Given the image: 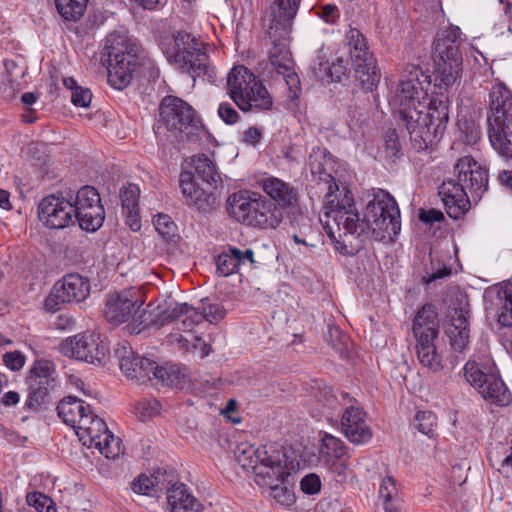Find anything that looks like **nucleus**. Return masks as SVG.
<instances>
[{
    "label": "nucleus",
    "instance_id": "obj_1",
    "mask_svg": "<svg viewBox=\"0 0 512 512\" xmlns=\"http://www.w3.org/2000/svg\"><path fill=\"white\" fill-rule=\"evenodd\" d=\"M461 34L457 26L440 29L432 45L435 67L427 78L429 83L434 82V90L429 102H425V116L429 117L437 140L443 136L449 122V90L461 78L463 71Z\"/></svg>",
    "mask_w": 512,
    "mask_h": 512
},
{
    "label": "nucleus",
    "instance_id": "obj_2",
    "mask_svg": "<svg viewBox=\"0 0 512 512\" xmlns=\"http://www.w3.org/2000/svg\"><path fill=\"white\" fill-rule=\"evenodd\" d=\"M332 182L324 204V229L341 255L354 256L362 250L361 241H353L360 214L350 188L335 179Z\"/></svg>",
    "mask_w": 512,
    "mask_h": 512
},
{
    "label": "nucleus",
    "instance_id": "obj_3",
    "mask_svg": "<svg viewBox=\"0 0 512 512\" xmlns=\"http://www.w3.org/2000/svg\"><path fill=\"white\" fill-rule=\"evenodd\" d=\"M457 180L447 179L438 188L445 211L452 219L462 218L488 190L489 172L472 156L459 158L454 166Z\"/></svg>",
    "mask_w": 512,
    "mask_h": 512
},
{
    "label": "nucleus",
    "instance_id": "obj_4",
    "mask_svg": "<svg viewBox=\"0 0 512 512\" xmlns=\"http://www.w3.org/2000/svg\"><path fill=\"white\" fill-rule=\"evenodd\" d=\"M400 230L398 204L389 192L380 189L367 204L363 218L359 219L353 241L360 240L363 249L370 233L376 241H390Z\"/></svg>",
    "mask_w": 512,
    "mask_h": 512
},
{
    "label": "nucleus",
    "instance_id": "obj_5",
    "mask_svg": "<svg viewBox=\"0 0 512 512\" xmlns=\"http://www.w3.org/2000/svg\"><path fill=\"white\" fill-rule=\"evenodd\" d=\"M194 173L183 171L179 177L182 194L189 206L198 211L208 212L219 205L216 194L218 186L222 183L216 165L204 154L192 158Z\"/></svg>",
    "mask_w": 512,
    "mask_h": 512
},
{
    "label": "nucleus",
    "instance_id": "obj_6",
    "mask_svg": "<svg viewBox=\"0 0 512 512\" xmlns=\"http://www.w3.org/2000/svg\"><path fill=\"white\" fill-rule=\"evenodd\" d=\"M487 133L493 150L504 160L512 159V92L498 84L489 92Z\"/></svg>",
    "mask_w": 512,
    "mask_h": 512
},
{
    "label": "nucleus",
    "instance_id": "obj_7",
    "mask_svg": "<svg viewBox=\"0 0 512 512\" xmlns=\"http://www.w3.org/2000/svg\"><path fill=\"white\" fill-rule=\"evenodd\" d=\"M226 210L237 222L251 227L276 228L283 220L282 209L276 203L249 190L230 195Z\"/></svg>",
    "mask_w": 512,
    "mask_h": 512
},
{
    "label": "nucleus",
    "instance_id": "obj_8",
    "mask_svg": "<svg viewBox=\"0 0 512 512\" xmlns=\"http://www.w3.org/2000/svg\"><path fill=\"white\" fill-rule=\"evenodd\" d=\"M105 49L109 57L108 82L113 88L123 90L131 83L142 51L137 44L130 43L125 34L118 32L106 37Z\"/></svg>",
    "mask_w": 512,
    "mask_h": 512
},
{
    "label": "nucleus",
    "instance_id": "obj_9",
    "mask_svg": "<svg viewBox=\"0 0 512 512\" xmlns=\"http://www.w3.org/2000/svg\"><path fill=\"white\" fill-rule=\"evenodd\" d=\"M416 353L419 362L433 372L442 369L441 356L436 351L435 340L439 334L438 309L432 303L424 304L413 319Z\"/></svg>",
    "mask_w": 512,
    "mask_h": 512
},
{
    "label": "nucleus",
    "instance_id": "obj_10",
    "mask_svg": "<svg viewBox=\"0 0 512 512\" xmlns=\"http://www.w3.org/2000/svg\"><path fill=\"white\" fill-rule=\"evenodd\" d=\"M176 51L168 56V60L177 66L183 73L193 77H206L209 82H213L216 73L208 63V55L202 48V42L199 38L185 31H178L173 35Z\"/></svg>",
    "mask_w": 512,
    "mask_h": 512
},
{
    "label": "nucleus",
    "instance_id": "obj_11",
    "mask_svg": "<svg viewBox=\"0 0 512 512\" xmlns=\"http://www.w3.org/2000/svg\"><path fill=\"white\" fill-rule=\"evenodd\" d=\"M28 395L24 409L33 412L46 410L52 403V394L58 386L55 365L44 359L36 360L26 377Z\"/></svg>",
    "mask_w": 512,
    "mask_h": 512
},
{
    "label": "nucleus",
    "instance_id": "obj_12",
    "mask_svg": "<svg viewBox=\"0 0 512 512\" xmlns=\"http://www.w3.org/2000/svg\"><path fill=\"white\" fill-rule=\"evenodd\" d=\"M449 310L450 325L446 331L452 348L461 352L469 342L470 304L468 295L458 287L449 288L442 299Z\"/></svg>",
    "mask_w": 512,
    "mask_h": 512
},
{
    "label": "nucleus",
    "instance_id": "obj_13",
    "mask_svg": "<svg viewBox=\"0 0 512 512\" xmlns=\"http://www.w3.org/2000/svg\"><path fill=\"white\" fill-rule=\"evenodd\" d=\"M158 122L169 131L183 133L186 136L196 134L201 128V122L192 106L172 95H167L161 100Z\"/></svg>",
    "mask_w": 512,
    "mask_h": 512
},
{
    "label": "nucleus",
    "instance_id": "obj_14",
    "mask_svg": "<svg viewBox=\"0 0 512 512\" xmlns=\"http://www.w3.org/2000/svg\"><path fill=\"white\" fill-rule=\"evenodd\" d=\"M144 299L138 288L131 287L111 294L105 303L103 316L107 322L120 325L127 322L125 329L129 333V326L138 316H142Z\"/></svg>",
    "mask_w": 512,
    "mask_h": 512
},
{
    "label": "nucleus",
    "instance_id": "obj_15",
    "mask_svg": "<svg viewBox=\"0 0 512 512\" xmlns=\"http://www.w3.org/2000/svg\"><path fill=\"white\" fill-rule=\"evenodd\" d=\"M68 196L72 199L79 227L88 232L97 231L105 220L104 207L97 189L85 185L75 194L69 191Z\"/></svg>",
    "mask_w": 512,
    "mask_h": 512
},
{
    "label": "nucleus",
    "instance_id": "obj_16",
    "mask_svg": "<svg viewBox=\"0 0 512 512\" xmlns=\"http://www.w3.org/2000/svg\"><path fill=\"white\" fill-rule=\"evenodd\" d=\"M59 351L76 360L102 365L109 353V347L100 334L85 332L62 340Z\"/></svg>",
    "mask_w": 512,
    "mask_h": 512
},
{
    "label": "nucleus",
    "instance_id": "obj_17",
    "mask_svg": "<svg viewBox=\"0 0 512 512\" xmlns=\"http://www.w3.org/2000/svg\"><path fill=\"white\" fill-rule=\"evenodd\" d=\"M467 382L491 404L507 406L511 402V393L496 373H485L475 362H467L463 368Z\"/></svg>",
    "mask_w": 512,
    "mask_h": 512
},
{
    "label": "nucleus",
    "instance_id": "obj_18",
    "mask_svg": "<svg viewBox=\"0 0 512 512\" xmlns=\"http://www.w3.org/2000/svg\"><path fill=\"white\" fill-rule=\"evenodd\" d=\"M89 293L90 283L87 278L76 273L67 274L53 285L44 301V308L48 312H56L64 304L84 301Z\"/></svg>",
    "mask_w": 512,
    "mask_h": 512
},
{
    "label": "nucleus",
    "instance_id": "obj_19",
    "mask_svg": "<svg viewBox=\"0 0 512 512\" xmlns=\"http://www.w3.org/2000/svg\"><path fill=\"white\" fill-rule=\"evenodd\" d=\"M398 115V123L407 130L416 151H425L438 141L435 132L431 129L429 117L425 116V109L419 106L403 108Z\"/></svg>",
    "mask_w": 512,
    "mask_h": 512
},
{
    "label": "nucleus",
    "instance_id": "obj_20",
    "mask_svg": "<svg viewBox=\"0 0 512 512\" xmlns=\"http://www.w3.org/2000/svg\"><path fill=\"white\" fill-rule=\"evenodd\" d=\"M40 221L50 229H63L77 223L72 199L68 194H52L44 197L38 205Z\"/></svg>",
    "mask_w": 512,
    "mask_h": 512
},
{
    "label": "nucleus",
    "instance_id": "obj_21",
    "mask_svg": "<svg viewBox=\"0 0 512 512\" xmlns=\"http://www.w3.org/2000/svg\"><path fill=\"white\" fill-rule=\"evenodd\" d=\"M119 361V367L127 378L140 384L152 380V372L155 366L153 360L135 353L128 342H120L114 349Z\"/></svg>",
    "mask_w": 512,
    "mask_h": 512
},
{
    "label": "nucleus",
    "instance_id": "obj_22",
    "mask_svg": "<svg viewBox=\"0 0 512 512\" xmlns=\"http://www.w3.org/2000/svg\"><path fill=\"white\" fill-rule=\"evenodd\" d=\"M268 36L273 43L269 51L270 65L278 75L283 76L290 92L296 95V92L300 90V80L294 71V61L288 47L290 34L283 38H272L269 34Z\"/></svg>",
    "mask_w": 512,
    "mask_h": 512
},
{
    "label": "nucleus",
    "instance_id": "obj_23",
    "mask_svg": "<svg viewBox=\"0 0 512 512\" xmlns=\"http://www.w3.org/2000/svg\"><path fill=\"white\" fill-rule=\"evenodd\" d=\"M300 3L301 0H271L267 32L272 38H283L291 33Z\"/></svg>",
    "mask_w": 512,
    "mask_h": 512
},
{
    "label": "nucleus",
    "instance_id": "obj_24",
    "mask_svg": "<svg viewBox=\"0 0 512 512\" xmlns=\"http://www.w3.org/2000/svg\"><path fill=\"white\" fill-rule=\"evenodd\" d=\"M341 429L345 437L355 445L368 443L373 431L367 420V413L350 403L345 407L341 418Z\"/></svg>",
    "mask_w": 512,
    "mask_h": 512
},
{
    "label": "nucleus",
    "instance_id": "obj_25",
    "mask_svg": "<svg viewBox=\"0 0 512 512\" xmlns=\"http://www.w3.org/2000/svg\"><path fill=\"white\" fill-rule=\"evenodd\" d=\"M152 305L142 309V316H138L134 323L129 326V334L138 335L151 326L162 327L180 318L181 303L171 301L166 302L162 308L156 307L157 312L149 310Z\"/></svg>",
    "mask_w": 512,
    "mask_h": 512
},
{
    "label": "nucleus",
    "instance_id": "obj_26",
    "mask_svg": "<svg viewBox=\"0 0 512 512\" xmlns=\"http://www.w3.org/2000/svg\"><path fill=\"white\" fill-rule=\"evenodd\" d=\"M254 251L251 248L241 250L234 246H229L225 251L215 257L217 273L222 277L230 276L234 273H242V270H252L255 268Z\"/></svg>",
    "mask_w": 512,
    "mask_h": 512
},
{
    "label": "nucleus",
    "instance_id": "obj_27",
    "mask_svg": "<svg viewBox=\"0 0 512 512\" xmlns=\"http://www.w3.org/2000/svg\"><path fill=\"white\" fill-rule=\"evenodd\" d=\"M270 446L267 452V461H261L255 474V481L259 485H266L269 488L275 483L280 482L282 478H291V473L283 462L285 454Z\"/></svg>",
    "mask_w": 512,
    "mask_h": 512
},
{
    "label": "nucleus",
    "instance_id": "obj_28",
    "mask_svg": "<svg viewBox=\"0 0 512 512\" xmlns=\"http://www.w3.org/2000/svg\"><path fill=\"white\" fill-rule=\"evenodd\" d=\"M256 80V76L244 65L234 66L228 74L227 88L229 95L243 112L249 111L248 102L244 98L247 97L249 88Z\"/></svg>",
    "mask_w": 512,
    "mask_h": 512
},
{
    "label": "nucleus",
    "instance_id": "obj_29",
    "mask_svg": "<svg viewBox=\"0 0 512 512\" xmlns=\"http://www.w3.org/2000/svg\"><path fill=\"white\" fill-rule=\"evenodd\" d=\"M313 389L315 390L313 397L316 401V409L327 418L332 417L336 411L341 409V407L355 401V399L350 397L346 392L340 393V399L335 394L333 388L324 383L315 382Z\"/></svg>",
    "mask_w": 512,
    "mask_h": 512
},
{
    "label": "nucleus",
    "instance_id": "obj_30",
    "mask_svg": "<svg viewBox=\"0 0 512 512\" xmlns=\"http://www.w3.org/2000/svg\"><path fill=\"white\" fill-rule=\"evenodd\" d=\"M420 95H423V99L428 96L418 79L401 80L393 93L391 102L398 107V112L403 108H416L417 106L425 109V101H421Z\"/></svg>",
    "mask_w": 512,
    "mask_h": 512
},
{
    "label": "nucleus",
    "instance_id": "obj_31",
    "mask_svg": "<svg viewBox=\"0 0 512 512\" xmlns=\"http://www.w3.org/2000/svg\"><path fill=\"white\" fill-rule=\"evenodd\" d=\"M352 66L357 85L365 93L374 91L381 78L374 55L366 54L364 58L356 57V60L352 61Z\"/></svg>",
    "mask_w": 512,
    "mask_h": 512
},
{
    "label": "nucleus",
    "instance_id": "obj_32",
    "mask_svg": "<svg viewBox=\"0 0 512 512\" xmlns=\"http://www.w3.org/2000/svg\"><path fill=\"white\" fill-rule=\"evenodd\" d=\"M263 191L281 207L296 209L298 195L293 186L276 177H267L260 182Z\"/></svg>",
    "mask_w": 512,
    "mask_h": 512
},
{
    "label": "nucleus",
    "instance_id": "obj_33",
    "mask_svg": "<svg viewBox=\"0 0 512 512\" xmlns=\"http://www.w3.org/2000/svg\"><path fill=\"white\" fill-rule=\"evenodd\" d=\"M490 304L486 306L489 313H494L502 327H512V282L500 287L494 296L488 294Z\"/></svg>",
    "mask_w": 512,
    "mask_h": 512
},
{
    "label": "nucleus",
    "instance_id": "obj_34",
    "mask_svg": "<svg viewBox=\"0 0 512 512\" xmlns=\"http://www.w3.org/2000/svg\"><path fill=\"white\" fill-rule=\"evenodd\" d=\"M59 418L72 428L81 426L82 420L91 412L90 405H84V402L76 397L68 396L59 401L57 405Z\"/></svg>",
    "mask_w": 512,
    "mask_h": 512
},
{
    "label": "nucleus",
    "instance_id": "obj_35",
    "mask_svg": "<svg viewBox=\"0 0 512 512\" xmlns=\"http://www.w3.org/2000/svg\"><path fill=\"white\" fill-rule=\"evenodd\" d=\"M167 502L171 512H199L203 509L201 503L187 491L183 483L169 489Z\"/></svg>",
    "mask_w": 512,
    "mask_h": 512
},
{
    "label": "nucleus",
    "instance_id": "obj_36",
    "mask_svg": "<svg viewBox=\"0 0 512 512\" xmlns=\"http://www.w3.org/2000/svg\"><path fill=\"white\" fill-rule=\"evenodd\" d=\"M268 450L269 449H267V446L256 449L252 445L241 443L236 446L234 450V456L243 469H251L253 472H255L257 471L261 461L269 460L267 458Z\"/></svg>",
    "mask_w": 512,
    "mask_h": 512
},
{
    "label": "nucleus",
    "instance_id": "obj_37",
    "mask_svg": "<svg viewBox=\"0 0 512 512\" xmlns=\"http://www.w3.org/2000/svg\"><path fill=\"white\" fill-rule=\"evenodd\" d=\"M333 163V156L326 148L320 146L312 148L308 157V164L313 175H319L320 180L332 181L334 178L328 172V168Z\"/></svg>",
    "mask_w": 512,
    "mask_h": 512
},
{
    "label": "nucleus",
    "instance_id": "obj_38",
    "mask_svg": "<svg viewBox=\"0 0 512 512\" xmlns=\"http://www.w3.org/2000/svg\"><path fill=\"white\" fill-rule=\"evenodd\" d=\"M348 459L344 442L328 433L321 438L320 460L326 464L334 460Z\"/></svg>",
    "mask_w": 512,
    "mask_h": 512
},
{
    "label": "nucleus",
    "instance_id": "obj_39",
    "mask_svg": "<svg viewBox=\"0 0 512 512\" xmlns=\"http://www.w3.org/2000/svg\"><path fill=\"white\" fill-rule=\"evenodd\" d=\"M78 429L83 430L82 436L86 434L89 437L90 445L95 447L100 446L102 436L109 431L104 420L94 414L92 410L88 416L84 417Z\"/></svg>",
    "mask_w": 512,
    "mask_h": 512
},
{
    "label": "nucleus",
    "instance_id": "obj_40",
    "mask_svg": "<svg viewBox=\"0 0 512 512\" xmlns=\"http://www.w3.org/2000/svg\"><path fill=\"white\" fill-rule=\"evenodd\" d=\"M151 376L161 384L176 389H181L185 383V375L174 365L158 366L155 364Z\"/></svg>",
    "mask_w": 512,
    "mask_h": 512
},
{
    "label": "nucleus",
    "instance_id": "obj_41",
    "mask_svg": "<svg viewBox=\"0 0 512 512\" xmlns=\"http://www.w3.org/2000/svg\"><path fill=\"white\" fill-rule=\"evenodd\" d=\"M248 102L249 111L253 108L258 110H270L273 105L272 97L262 84L261 81L256 80L249 88L247 97L244 98Z\"/></svg>",
    "mask_w": 512,
    "mask_h": 512
},
{
    "label": "nucleus",
    "instance_id": "obj_42",
    "mask_svg": "<svg viewBox=\"0 0 512 512\" xmlns=\"http://www.w3.org/2000/svg\"><path fill=\"white\" fill-rule=\"evenodd\" d=\"M429 258L430 263L426 265L421 278L422 283L426 286H429L438 279L448 277L452 272L450 266L439 258L434 257L432 253L429 254Z\"/></svg>",
    "mask_w": 512,
    "mask_h": 512
},
{
    "label": "nucleus",
    "instance_id": "obj_43",
    "mask_svg": "<svg viewBox=\"0 0 512 512\" xmlns=\"http://www.w3.org/2000/svg\"><path fill=\"white\" fill-rule=\"evenodd\" d=\"M57 12L67 21L80 19L87 7L88 0H54Z\"/></svg>",
    "mask_w": 512,
    "mask_h": 512
},
{
    "label": "nucleus",
    "instance_id": "obj_44",
    "mask_svg": "<svg viewBox=\"0 0 512 512\" xmlns=\"http://www.w3.org/2000/svg\"><path fill=\"white\" fill-rule=\"evenodd\" d=\"M151 476L153 479V486L155 488L154 492L156 493V496L164 491H166V494L168 495L169 489L174 488L179 484L177 482V476L173 468H159L154 471Z\"/></svg>",
    "mask_w": 512,
    "mask_h": 512
},
{
    "label": "nucleus",
    "instance_id": "obj_45",
    "mask_svg": "<svg viewBox=\"0 0 512 512\" xmlns=\"http://www.w3.org/2000/svg\"><path fill=\"white\" fill-rule=\"evenodd\" d=\"M293 482L290 478H282L280 482L271 486V497L282 506H291L295 502V495L292 489Z\"/></svg>",
    "mask_w": 512,
    "mask_h": 512
},
{
    "label": "nucleus",
    "instance_id": "obj_46",
    "mask_svg": "<svg viewBox=\"0 0 512 512\" xmlns=\"http://www.w3.org/2000/svg\"><path fill=\"white\" fill-rule=\"evenodd\" d=\"M346 41L350 47L351 61L356 60V56L364 58L366 54H372L367 47L364 35L357 28L349 29L346 33Z\"/></svg>",
    "mask_w": 512,
    "mask_h": 512
},
{
    "label": "nucleus",
    "instance_id": "obj_47",
    "mask_svg": "<svg viewBox=\"0 0 512 512\" xmlns=\"http://www.w3.org/2000/svg\"><path fill=\"white\" fill-rule=\"evenodd\" d=\"M64 86L71 92V102L77 107H88L92 100L90 89L79 86L72 77L63 80Z\"/></svg>",
    "mask_w": 512,
    "mask_h": 512
},
{
    "label": "nucleus",
    "instance_id": "obj_48",
    "mask_svg": "<svg viewBox=\"0 0 512 512\" xmlns=\"http://www.w3.org/2000/svg\"><path fill=\"white\" fill-rule=\"evenodd\" d=\"M414 426L420 433L432 438L436 435L437 417L432 411H419L415 415Z\"/></svg>",
    "mask_w": 512,
    "mask_h": 512
},
{
    "label": "nucleus",
    "instance_id": "obj_49",
    "mask_svg": "<svg viewBox=\"0 0 512 512\" xmlns=\"http://www.w3.org/2000/svg\"><path fill=\"white\" fill-rule=\"evenodd\" d=\"M385 155L391 162L403 156L402 146L395 128H389L384 134Z\"/></svg>",
    "mask_w": 512,
    "mask_h": 512
},
{
    "label": "nucleus",
    "instance_id": "obj_50",
    "mask_svg": "<svg viewBox=\"0 0 512 512\" xmlns=\"http://www.w3.org/2000/svg\"><path fill=\"white\" fill-rule=\"evenodd\" d=\"M181 326L183 331H190L194 326L202 323L203 314L200 313L199 308H194L187 303H181Z\"/></svg>",
    "mask_w": 512,
    "mask_h": 512
},
{
    "label": "nucleus",
    "instance_id": "obj_51",
    "mask_svg": "<svg viewBox=\"0 0 512 512\" xmlns=\"http://www.w3.org/2000/svg\"><path fill=\"white\" fill-rule=\"evenodd\" d=\"M329 342L332 348L346 358L349 355V337L338 327H330L328 331Z\"/></svg>",
    "mask_w": 512,
    "mask_h": 512
},
{
    "label": "nucleus",
    "instance_id": "obj_52",
    "mask_svg": "<svg viewBox=\"0 0 512 512\" xmlns=\"http://www.w3.org/2000/svg\"><path fill=\"white\" fill-rule=\"evenodd\" d=\"M459 130L465 137L467 144H475L482 135L480 124L472 118H462L459 123Z\"/></svg>",
    "mask_w": 512,
    "mask_h": 512
},
{
    "label": "nucleus",
    "instance_id": "obj_53",
    "mask_svg": "<svg viewBox=\"0 0 512 512\" xmlns=\"http://www.w3.org/2000/svg\"><path fill=\"white\" fill-rule=\"evenodd\" d=\"M27 503L37 512H57L55 502L41 492H31L26 496Z\"/></svg>",
    "mask_w": 512,
    "mask_h": 512
},
{
    "label": "nucleus",
    "instance_id": "obj_54",
    "mask_svg": "<svg viewBox=\"0 0 512 512\" xmlns=\"http://www.w3.org/2000/svg\"><path fill=\"white\" fill-rule=\"evenodd\" d=\"M121 441L119 438H116L113 433L109 430L106 434L102 436L100 446H96L101 452V454L105 455L107 458H115L119 455L121 451Z\"/></svg>",
    "mask_w": 512,
    "mask_h": 512
},
{
    "label": "nucleus",
    "instance_id": "obj_55",
    "mask_svg": "<svg viewBox=\"0 0 512 512\" xmlns=\"http://www.w3.org/2000/svg\"><path fill=\"white\" fill-rule=\"evenodd\" d=\"M140 190L137 185L130 184L120 190L119 197L122 210L139 207Z\"/></svg>",
    "mask_w": 512,
    "mask_h": 512
},
{
    "label": "nucleus",
    "instance_id": "obj_56",
    "mask_svg": "<svg viewBox=\"0 0 512 512\" xmlns=\"http://www.w3.org/2000/svg\"><path fill=\"white\" fill-rule=\"evenodd\" d=\"M200 313L203 314V320L208 321L211 324H217L226 315V310L222 304H203L199 307Z\"/></svg>",
    "mask_w": 512,
    "mask_h": 512
},
{
    "label": "nucleus",
    "instance_id": "obj_57",
    "mask_svg": "<svg viewBox=\"0 0 512 512\" xmlns=\"http://www.w3.org/2000/svg\"><path fill=\"white\" fill-rule=\"evenodd\" d=\"M131 489L138 494L156 496L151 475L140 474L131 483Z\"/></svg>",
    "mask_w": 512,
    "mask_h": 512
},
{
    "label": "nucleus",
    "instance_id": "obj_58",
    "mask_svg": "<svg viewBox=\"0 0 512 512\" xmlns=\"http://www.w3.org/2000/svg\"><path fill=\"white\" fill-rule=\"evenodd\" d=\"M348 64L349 61L342 57H338L335 62H332L330 70H328L327 84L340 82L344 76H347L349 71Z\"/></svg>",
    "mask_w": 512,
    "mask_h": 512
},
{
    "label": "nucleus",
    "instance_id": "obj_59",
    "mask_svg": "<svg viewBox=\"0 0 512 512\" xmlns=\"http://www.w3.org/2000/svg\"><path fill=\"white\" fill-rule=\"evenodd\" d=\"M160 410L159 401L143 400L136 407V415L141 421H146L156 415Z\"/></svg>",
    "mask_w": 512,
    "mask_h": 512
},
{
    "label": "nucleus",
    "instance_id": "obj_60",
    "mask_svg": "<svg viewBox=\"0 0 512 512\" xmlns=\"http://www.w3.org/2000/svg\"><path fill=\"white\" fill-rule=\"evenodd\" d=\"M379 494L384 499V503H392L398 494L397 481L393 476L388 475L382 480Z\"/></svg>",
    "mask_w": 512,
    "mask_h": 512
},
{
    "label": "nucleus",
    "instance_id": "obj_61",
    "mask_svg": "<svg viewBox=\"0 0 512 512\" xmlns=\"http://www.w3.org/2000/svg\"><path fill=\"white\" fill-rule=\"evenodd\" d=\"M310 68L316 80L327 83L328 70H330V63L327 60H324L321 56H317L313 60Z\"/></svg>",
    "mask_w": 512,
    "mask_h": 512
},
{
    "label": "nucleus",
    "instance_id": "obj_62",
    "mask_svg": "<svg viewBox=\"0 0 512 512\" xmlns=\"http://www.w3.org/2000/svg\"><path fill=\"white\" fill-rule=\"evenodd\" d=\"M300 487L305 494H316L321 489L320 477L315 473H309L308 475L302 478L300 482Z\"/></svg>",
    "mask_w": 512,
    "mask_h": 512
},
{
    "label": "nucleus",
    "instance_id": "obj_63",
    "mask_svg": "<svg viewBox=\"0 0 512 512\" xmlns=\"http://www.w3.org/2000/svg\"><path fill=\"white\" fill-rule=\"evenodd\" d=\"M153 225L159 234L163 236H170L175 227L171 217L166 214H158L153 218Z\"/></svg>",
    "mask_w": 512,
    "mask_h": 512
},
{
    "label": "nucleus",
    "instance_id": "obj_64",
    "mask_svg": "<svg viewBox=\"0 0 512 512\" xmlns=\"http://www.w3.org/2000/svg\"><path fill=\"white\" fill-rule=\"evenodd\" d=\"M315 13L328 24H334L340 18V11L335 4L322 5Z\"/></svg>",
    "mask_w": 512,
    "mask_h": 512
}]
</instances>
